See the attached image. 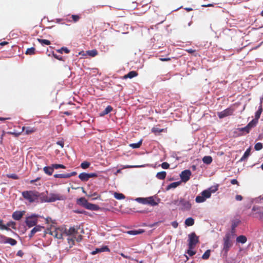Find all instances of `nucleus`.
<instances>
[{"mask_svg": "<svg viewBox=\"0 0 263 263\" xmlns=\"http://www.w3.org/2000/svg\"><path fill=\"white\" fill-rule=\"evenodd\" d=\"M22 196L30 203L39 202L40 201L41 202V199L43 198V194L32 191H24L22 192Z\"/></svg>", "mask_w": 263, "mask_h": 263, "instance_id": "f257e3e1", "label": "nucleus"}, {"mask_svg": "<svg viewBox=\"0 0 263 263\" xmlns=\"http://www.w3.org/2000/svg\"><path fill=\"white\" fill-rule=\"evenodd\" d=\"M66 196L64 195L56 193H50L48 196L43 195L41 202H53L57 200H65Z\"/></svg>", "mask_w": 263, "mask_h": 263, "instance_id": "f03ea898", "label": "nucleus"}, {"mask_svg": "<svg viewBox=\"0 0 263 263\" xmlns=\"http://www.w3.org/2000/svg\"><path fill=\"white\" fill-rule=\"evenodd\" d=\"M231 235L230 233H228L226 234L223 237V247L222 251L223 253V256H227L228 252L232 246V243L231 241Z\"/></svg>", "mask_w": 263, "mask_h": 263, "instance_id": "7ed1b4c3", "label": "nucleus"}, {"mask_svg": "<svg viewBox=\"0 0 263 263\" xmlns=\"http://www.w3.org/2000/svg\"><path fill=\"white\" fill-rule=\"evenodd\" d=\"M135 201L138 203H142L143 204H149L151 206H154L158 205V202H156L153 196H150L146 198L144 197H138L135 199Z\"/></svg>", "mask_w": 263, "mask_h": 263, "instance_id": "20e7f679", "label": "nucleus"}, {"mask_svg": "<svg viewBox=\"0 0 263 263\" xmlns=\"http://www.w3.org/2000/svg\"><path fill=\"white\" fill-rule=\"evenodd\" d=\"M189 248L194 249L196 245L199 242V238L195 232H192L189 235Z\"/></svg>", "mask_w": 263, "mask_h": 263, "instance_id": "39448f33", "label": "nucleus"}, {"mask_svg": "<svg viewBox=\"0 0 263 263\" xmlns=\"http://www.w3.org/2000/svg\"><path fill=\"white\" fill-rule=\"evenodd\" d=\"M39 217L38 215L32 214L31 216L26 217L25 222L26 225L29 227L31 228L34 226H36L37 222V218Z\"/></svg>", "mask_w": 263, "mask_h": 263, "instance_id": "423d86ee", "label": "nucleus"}, {"mask_svg": "<svg viewBox=\"0 0 263 263\" xmlns=\"http://www.w3.org/2000/svg\"><path fill=\"white\" fill-rule=\"evenodd\" d=\"M98 174L96 173H87L85 172L81 173L79 175V179L82 181H87L89 178L98 177Z\"/></svg>", "mask_w": 263, "mask_h": 263, "instance_id": "0eeeda50", "label": "nucleus"}, {"mask_svg": "<svg viewBox=\"0 0 263 263\" xmlns=\"http://www.w3.org/2000/svg\"><path fill=\"white\" fill-rule=\"evenodd\" d=\"M233 111V109L231 108H228L222 111L218 112L217 114L220 119H222L226 117L232 115Z\"/></svg>", "mask_w": 263, "mask_h": 263, "instance_id": "6e6552de", "label": "nucleus"}, {"mask_svg": "<svg viewBox=\"0 0 263 263\" xmlns=\"http://www.w3.org/2000/svg\"><path fill=\"white\" fill-rule=\"evenodd\" d=\"M255 122L256 121H251L247 124V126L244 127L239 128L238 130L240 132H245L247 134H248L251 128L256 125Z\"/></svg>", "mask_w": 263, "mask_h": 263, "instance_id": "1a4fd4ad", "label": "nucleus"}, {"mask_svg": "<svg viewBox=\"0 0 263 263\" xmlns=\"http://www.w3.org/2000/svg\"><path fill=\"white\" fill-rule=\"evenodd\" d=\"M191 175L192 173L189 170L182 171V182H186L190 179Z\"/></svg>", "mask_w": 263, "mask_h": 263, "instance_id": "9d476101", "label": "nucleus"}, {"mask_svg": "<svg viewBox=\"0 0 263 263\" xmlns=\"http://www.w3.org/2000/svg\"><path fill=\"white\" fill-rule=\"evenodd\" d=\"M110 252V249L107 246H103L101 248H97L91 252L92 255H96L99 253Z\"/></svg>", "mask_w": 263, "mask_h": 263, "instance_id": "9b49d317", "label": "nucleus"}, {"mask_svg": "<svg viewBox=\"0 0 263 263\" xmlns=\"http://www.w3.org/2000/svg\"><path fill=\"white\" fill-rule=\"evenodd\" d=\"M24 211H16L12 214V218L15 220H19L23 217Z\"/></svg>", "mask_w": 263, "mask_h": 263, "instance_id": "f8f14e48", "label": "nucleus"}, {"mask_svg": "<svg viewBox=\"0 0 263 263\" xmlns=\"http://www.w3.org/2000/svg\"><path fill=\"white\" fill-rule=\"evenodd\" d=\"M262 111V105L261 102L260 103V105L259 106L258 110L255 112V119H253L252 121H256L255 124H257L258 123V120L259 119L260 117V115Z\"/></svg>", "mask_w": 263, "mask_h": 263, "instance_id": "ddd939ff", "label": "nucleus"}, {"mask_svg": "<svg viewBox=\"0 0 263 263\" xmlns=\"http://www.w3.org/2000/svg\"><path fill=\"white\" fill-rule=\"evenodd\" d=\"M86 209L91 211H97L100 209V208L97 204L88 202L86 205Z\"/></svg>", "mask_w": 263, "mask_h": 263, "instance_id": "4468645a", "label": "nucleus"}, {"mask_svg": "<svg viewBox=\"0 0 263 263\" xmlns=\"http://www.w3.org/2000/svg\"><path fill=\"white\" fill-rule=\"evenodd\" d=\"M88 202L85 197H81L77 199V203L86 208Z\"/></svg>", "mask_w": 263, "mask_h": 263, "instance_id": "2eb2a0df", "label": "nucleus"}, {"mask_svg": "<svg viewBox=\"0 0 263 263\" xmlns=\"http://www.w3.org/2000/svg\"><path fill=\"white\" fill-rule=\"evenodd\" d=\"M180 184H181V180L177 181V182H172L167 186L166 190L167 191H168L172 189H175L176 187H177L178 185H179Z\"/></svg>", "mask_w": 263, "mask_h": 263, "instance_id": "dca6fc26", "label": "nucleus"}, {"mask_svg": "<svg viewBox=\"0 0 263 263\" xmlns=\"http://www.w3.org/2000/svg\"><path fill=\"white\" fill-rule=\"evenodd\" d=\"M144 232V230L143 229H138V230H133L128 231L127 232L128 234L132 235H136L138 234H140Z\"/></svg>", "mask_w": 263, "mask_h": 263, "instance_id": "f3484780", "label": "nucleus"}, {"mask_svg": "<svg viewBox=\"0 0 263 263\" xmlns=\"http://www.w3.org/2000/svg\"><path fill=\"white\" fill-rule=\"evenodd\" d=\"M43 170L45 174L49 176L53 174L54 171L53 168L52 167V165L49 166H45L43 168Z\"/></svg>", "mask_w": 263, "mask_h": 263, "instance_id": "a211bd4d", "label": "nucleus"}, {"mask_svg": "<svg viewBox=\"0 0 263 263\" xmlns=\"http://www.w3.org/2000/svg\"><path fill=\"white\" fill-rule=\"evenodd\" d=\"M112 107L110 105H108L105 108V109L103 111H101L100 113V116L101 117L104 116L110 112L112 110Z\"/></svg>", "mask_w": 263, "mask_h": 263, "instance_id": "6ab92c4d", "label": "nucleus"}, {"mask_svg": "<svg viewBox=\"0 0 263 263\" xmlns=\"http://www.w3.org/2000/svg\"><path fill=\"white\" fill-rule=\"evenodd\" d=\"M137 75H138V73L136 71H130L127 74L125 75L124 76V78L125 79H127V78L132 79V78L136 77Z\"/></svg>", "mask_w": 263, "mask_h": 263, "instance_id": "aec40b11", "label": "nucleus"}, {"mask_svg": "<svg viewBox=\"0 0 263 263\" xmlns=\"http://www.w3.org/2000/svg\"><path fill=\"white\" fill-rule=\"evenodd\" d=\"M77 233L78 230L74 227H70L66 232L67 235H73Z\"/></svg>", "mask_w": 263, "mask_h": 263, "instance_id": "412c9836", "label": "nucleus"}, {"mask_svg": "<svg viewBox=\"0 0 263 263\" xmlns=\"http://www.w3.org/2000/svg\"><path fill=\"white\" fill-rule=\"evenodd\" d=\"M49 234H51V235L54 236L55 237H56L57 238H58L59 239H61L63 238V235H62V234L59 233L57 232V230H55L53 231H50L49 232Z\"/></svg>", "mask_w": 263, "mask_h": 263, "instance_id": "4be33fe9", "label": "nucleus"}, {"mask_svg": "<svg viewBox=\"0 0 263 263\" xmlns=\"http://www.w3.org/2000/svg\"><path fill=\"white\" fill-rule=\"evenodd\" d=\"M166 173L165 171H162L157 173L156 177L160 180H163L165 178Z\"/></svg>", "mask_w": 263, "mask_h": 263, "instance_id": "5701e85b", "label": "nucleus"}, {"mask_svg": "<svg viewBox=\"0 0 263 263\" xmlns=\"http://www.w3.org/2000/svg\"><path fill=\"white\" fill-rule=\"evenodd\" d=\"M247 240V238L245 235H240L236 238V241L239 243H245Z\"/></svg>", "mask_w": 263, "mask_h": 263, "instance_id": "b1692460", "label": "nucleus"}, {"mask_svg": "<svg viewBox=\"0 0 263 263\" xmlns=\"http://www.w3.org/2000/svg\"><path fill=\"white\" fill-rule=\"evenodd\" d=\"M251 149L250 148H248L246 151L245 152L241 158L240 161H245L247 158L249 157V156L250 154Z\"/></svg>", "mask_w": 263, "mask_h": 263, "instance_id": "393cba45", "label": "nucleus"}, {"mask_svg": "<svg viewBox=\"0 0 263 263\" xmlns=\"http://www.w3.org/2000/svg\"><path fill=\"white\" fill-rule=\"evenodd\" d=\"M184 223L186 226H192L194 224V219L192 217L187 218L185 220Z\"/></svg>", "mask_w": 263, "mask_h": 263, "instance_id": "a878e982", "label": "nucleus"}, {"mask_svg": "<svg viewBox=\"0 0 263 263\" xmlns=\"http://www.w3.org/2000/svg\"><path fill=\"white\" fill-rule=\"evenodd\" d=\"M44 229V227L41 226L40 225H36L35 227L31 230V231L34 234L36 233L37 232L41 231L42 230Z\"/></svg>", "mask_w": 263, "mask_h": 263, "instance_id": "bb28decb", "label": "nucleus"}, {"mask_svg": "<svg viewBox=\"0 0 263 263\" xmlns=\"http://www.w3.org/2000/svg\"><path fill=\"white\" fill-rule=\"evenodd\" d=\"M212 160L213 159L212 157L210 156H204L202 159L203 163L206 164H210L211 163Z\"/></svg>", "mask_w": 263, "mask_h": 263, "instance_id": "cd10ccee", "label": "nucleus"}, {"mask_svg": "<svg viewBox=\"0 0 263 263\" xmlns=\"http://www.w3.org/2000/svg\"><path fill=\"white\" fill-rule=\"evenodd\" d=\"M142 143V139H141L137 143H131L129 144V146L133 148H138L140 147Z\"/></svg>", "mask_w": 263, "mask_h": 263, "instance_id": "c85d7f7f", "label": "nucleus"}, {"mask_svg": "<svg viewBox=\"0 0 263 263\" xmlns=\"http://www.w3.org/2000/svg\"><path fill=\"white\" fill-rule=\"evenodd\" d=\"M6 243H9L11 246H15L17 243V241L14 239L7 237V239Z\"/></svg>", "mask_w": 263, "mask_h": 263, "instance_id": "c756f323", "label": "nucleus"}, {"mask_svg": "<svg viewBox=\"0 0 263 263\" xmlns=\"http://www.w3.org/2000/svg\"><path fill=\"white\" fill-rule=\"evenodd\" d=\"M114 197L118 200L123 199L125 198V196L120 193L115 192L114 194Z\"/></svg>", "mask_w": 263, "mask_h": 263, "instance_id": "7c9ffc66", "label": "nucleus"}, {"mask_svg": "<svg viewBox=\"0 0 263 263\" xmlns=\"http://www.w3.org/2000/svg\"><path fill=\"white\" fill-rule=\"evenodd\" d=\"M201 195H202L204 197L205 200L207 198H210L211 196L210 192L208 190H204L203 191H202L201 193Z\"/></svg>", "mask_w": 263, "mask_h": 263, "instance_id": "2f4dec72", "label": "nucleus"}, {"mask_svg": "<svg viewBox=\"0 0 263 263\" xmlns=\"http://www.w3.org/2000/svg\"><path fill=\"white\" fill-rule=\"evenodd\" d=\"M68 173L66 174H57L54 175V177L56 178H68Z\"/></svg>", "mask_w": 263, "mask_h": 263, "instance_id": "473e14b6", "label": "nucleus"}, {"mask_svg": "<svg viewBox=\"0 0 263 263\" xmlns=\"http://www.w3.org/2000/svg\"><path fill=\"white\" fill-rule=\"evenodd\" d=\"M87 54L91 57H94L98 54V51L96 49L90 50L87 51Z\"/></svg>", "mask_w": 263, "mask_h": 263, "instance_id": "72a5a7b5", "label": "nucleus"}, {"mask_svg": "<svg viewBox=\"0 0 263 263\" xmlns=\"http://www.w3.org/2000/svg\"><path fill=\"white\" fill-rule=\"evenodd\" d=\"M239 223V221H233L232 224V231H231V233H232V234H234L235 232V228L236 227H237V226L238 225Z\"/></svg>", "mask_w": 263, "mask_h": 263, "instance_id": "f704fd0d", "label": "nucleus"}, {"mask_svg": "<svg viewBox=\"0 0 263 263\" xmlns=\"http://www.w3.org/2000/svg\"><path fill=\"white\" fill-rule=\"evenodd\" d=\"M37 41L42 45H49L50 44V41L48 40L37 39Z\"/></svg>", "mask_w": 263, "mask_h": 263, "instance_id": "c9c22d12", "label": "nucleus"}, {"mask_svg": "<svg viewBox=\"0 0 263 263\" xmlns=\"http://www.w3.org/2000/svg\"><path fill=\"white\" fill-rule=\"evenodd\" d=\"M196 202L197 203H201L205 201V199L204 197L202 195H199L197 196L195 199Z\"/></svg>", "mask_w": 263, "mask_h": 263, "instance_id": "e433bc0d", "label": "nucleus"}, {"mask_svg": "<svg viewBox=\"0 0 263 263\" xmlns=\"http://www.w3.org/2000/svg\"><path fill=\"white\" fill-rule=\"evenodd\" d=\"M211 251L210 250H206L202 256L203 259H208L210 256Z\"/></svg>", "mask_w": 263, "mask_h": 263, "instance_id": "4c0bfd02", "label": "nucleus"}, {"mask_svg": "<svg viewBox=\"0 0 263 263\" xmlns=\"http://www.w3.org/2000/svg\"><path fill=\"white\" fill-rule=\"evenodd\" d=\"M52 167L54 169H59V168H65L66 166L63 164H52Z\"/></svg>", "mask_w": 263, "mask_h": 263, "instance_id": "58836bf2", "label": "nucleus"}, {"mask_svg": "<svg viewBox=\"0 0 263 263\" xmlns=\"http://www.w3.org/2000/svg\"><path fill=\"white\" fill-rule=\"evenodd\" d=\"M35 48L34 47L29 48L26 51L25 53L28 55H32L35 52Z\"/></svg>", "mask_w": 263, "mask_h": 263, "instance_id": "ea45409f", "label": "nucleus"}, {"mask_svg": "<svg viewBox=\"0 0 263 263\" xmlns=\"http://www.w3.org/2000/svg\"><path fill=\"white\" fill-rule=\"evenodd\" d=\"M90 162H87V161H84L82 163H81V167L83 168V169H86L88 167H89V166H90Z\"/></svg>", "mask_w": 263, "mask_h": 263, "instance_id": "a19ab883", "label": "nucleus"}, {"mask_svg": "<svg viewBox=\"0 0 263 263\" xmlns=\"http://www.w3.org/2000/svg\"><path fill=\"white\" fill-rule=\"evenodd\" d=\"M63 51L66 53H69L70 50L67 47H63L57 50V52L61 53H62Z\"/></svg>", "mask_w": 263, "mask_h": 263, "instance_id": "79ce46f5", "label": "nucleus"}, {"mask_svg": "<svg viewBox=\"0 0 263 263\" xmlns=\"http://www.w3.org/2000/svg\"><path fill=\"white\" fill-rule=\"evenodd\" d=\"M73 212L74 213H76V214H83L85 215H88V212L85 211V210H74L73 211Z\"/></svg>", "mask_w": 263, "mask_h": 263, "instance_id": "37998d69", "label": "nucleus"}, {"mask_svg": "<svg viewBox=\"0 0 263 263\" xmlns=\"http://www.w3.org/2000/svg\"><path fill=\"white\" fill-rule=\"evenodd\" d=\"M182 208L189 210L191 208V204L189 202L186 201L182 204Z\"/></svg>", "mask_w": 263, "mask_h": 263, "instance_id": "c03bdc74", "label": "nucleus"}, {"mask_svg": "<svg viewBox=\"0 0 263 263\" xmlns=\"http://www.w3.org/2000/svg\"><path fill=\"white\" fill-rule=\"evenodd\" d=\"M263 147L262 144L260 142H258L255 144L254 148L256 151H260Z\"/></svg>", "mask_w": 263, "mask_h": 263, "instance_id": "a18cd8bd", "label": "nucleus"}, {"mask_svg": "<svg viewBox=\"0 0 263 263\" xmlns=\"http://www.w3.org/2000/svg\"><path fill=\"white\" fill-rule=\"evenodd\" d=\"M7 224L8 228L11 227L12 229H16V228H15L16 223L15 222H14L13 221H10L7 222Z\"/></svg>", "mask_w": 263, "mask_h": 263, "instance_id": "49530a36", "label": "nucleus"}, {"mask_svg": "<svg viewBox=\"0 0 263 263\" xmlns=\"http://www.w3.org/2000/svg\"><path fill=\"white\" fill-rule=\"evenodd\" d=\"M7 237L0 234V243H6Z\"/></svg>", "mask_w": 263, "mask_h": 263, "instance_id": "de8ad7c7", "label": "nucleus"}, {"mask_svg": "<svg viewBox=\"0 0 263 263\" xmlns=\"http://www.w3.org/2000/svg\"><path fill=\"white\" fill-rule=\"evenodd\" d=\"M163 129H160L158 127H153L152 129V132L154 133H160L163 131Z\"/></svg>", "mask_w": 263, "mask_h": 263, "instance_id": "09e8293b", "label": "nucleus"}, {"mask_svg": "<svg viewBox=\"0 0 263 263\" xmlns=\"http://www.w3.org/2000/svg\"><path fill=\"white\" fill-rule=\"evenodd\" d=\"M208 190L210 192L211 194L212 193H215L218 190V186H212L210 187Z\"/></svg>", "mask_w": 263, "mask_h": 263, "instance_id": "8fccbe9b", "label": "nucleus"}, {"mask_svg": "<svg viewBox=\"0 0 263 263\" xmlns=\"http://www.w3.org/2000/svg\"><path fill=\"white\" fill-rule=\"evenodd\" d=\"M7 177L9 178H11V179H18V176L15 174H8L7 175Z\"/></svg>", "mask_w": 263, "mask_h": 263, "instance_id": "3c124183", "label": "nucleus"}, {"mask_svg": "<svg viewBox=\"0 0 263 263\" xmlns=\"http://www.w3.org/2000/svg\"><path fill=\"white\" fill-rule=\"evenodd\" d=\"M161 166L163 169H167L169 168L170 164L167 162H164L161 163Z\"/></svg>", "mask_w": 263, "mask_h": 263, "instance_id": "603ef678", "label": "nucleus"}, {"mask_svg": "<svg viewBox=\"0 0 263 263\" xmlns=\"http://www.w3.org/2000/svg\"><path fill=\"white\" fill-rule=\"evenodd\" d=\"M193 249H189L187 250L186 253L190 256H192L196 254V252L192 250Z\"/></svg>", "mask_w": 263, "mask_h": 263, "instance_id": "864d4df0", "label": "nucleus"}, {"mask_svg": "<svg viewBox=\"0 0 263 263\" xmlns=\"http://www.w3.org/2000/svg\"><path fill=\"white\" fill-rule=\"evenodd\" d=\"M34 132V129L33 128H32L31 127H26V134H29Z\"/></svg>", "mask_w": 263, "mask_h": 263, "instance_id": "5fc2aeb1", "label": "nucleus"}, {"mask_svg": "<svg viewBox=\"0 0 263 263\" xmlns=\"http://www.w3.org/2000/svg\"><path fill=\"white\" fill-rule=\"evenodd\" d=\"M52 55L53 56V57L54 58H55L56 59H58L60 61H63V58L62 56H60V55H57V54L54 53V52H53L52 53Z\"/></svg>", "mask_w": 263, "mask_h": 263, "instance_id": "6e6d98bb", "label": "nucleus"}, {"mask_svg": "<svg viewBox=\"0 0 263 263\" xmlns=\"http://www.w3.org/2000/svg\"><path fill=\"white\" fill-rule=\"evenodd\" d=\"M71 17L74 22H77L80 19V16L78 15H72Z\"/></svg>", "mask_w": 263, "mask_h": 263, "instance_id": "4d7b16f0", "label": "nucleus"}, {"mask_svg": "<svg viewBox=\"0 0 263 263\" xmlns=\"http://www.w3.org/2000/svg\"><path fill=\"white\" fill-rule=\"evenodd\" d=\"M46 221L47 223H49L50 222H51L52 223L55 224L56 223L55 220H52L51 217H48L46 219Z\"/></svg>", "mask_w": 263, "mask_h": 263, "instance_id": "13d9d810", "label": "nucleus"}, {"mask_svg": "<svg viewBox=\"0 0 263 263\" xmlns=\"http://www.w3.org/2000/svg\"><path fill=\"white\" fill-rule=\"evenodd\" d=\"M0 227L3 230H6L7 231H11V229L7 227V224H0Z\"/></svg>", "mask_w": 263, "mask_h": 263, "instance_id": "bf43d9fd", "label": "nucleus"}, {"mask_svg": "<svg viewBox=\"0 0 263 263\" xmlns=\"http://www.w3.org/2000/svg\"><path fill=\"white\" fill-rule=\"evenodd\" d=\"M231 183L232 184H237V185H239V182L235 179H232L231 180Z\"/></svg>", "mask_w": 263, "mask_h": 263, "instance_id": "052dcab7", "label": "nucleus"}, {"mask_svg": "<svg viewBox=\"0 0 263 263\" xmlns=\"http://www.w3.org/2000/svg\"><path fill=\"white\" fill-rule=\"evenodd\" d=\"M235 199L237 201H241L243 199V197L241 195H237L236 196H235Z\"/></svg>", "mask_w": 263, "mask_h": 263, "instance_id": "680f3d73", "label": "nucleus"}, {"mask_svg": "<svg viewBox=\"0 0 263 263\" xmlns=\"http://www.w3.org/2000/svg\"><path fill=\"white\" fill-rule=\"evenodd\" d=\"M171 225L172 226V227L173 228H176L178 226V223L177 221H174L172 222Z\"/></svg>", "mask_w": 263, "mask_h": 263, "instance_id": "e2e57ef3", "label": "nucleus"}, {"mask_svg": "<svg viewBox=\"0 0 263 263\" xmlns=\"http://www.w3.org/2000/svg\"><path fill=\"white\" fill-rule=\"evenodd\" d=\"M24 255V253L22 250H19L16 253V255L20 257H22Z\"/></svg>", "mask_w": 263, "mask_h": 263, "instance_id": "0e129e2a", "label": "nucleus"}, {"mask_svg": "<svg viewBox=\"0 0 263 263\" xmlns=\"http://www.w3.org/2000/svg\"><path fill=\"white\" fill-rule=\"evenodd\" d=\"M76 175H77V172H71L70 173H68V175H69L68 176V178H70L71 176H75Z\"/></svg>", "mask_w": 263, "mask_h": 263, "instance_id": "69168bd1", "label": "nucleus"}, {"mask_svg": "<svg viewBox=\"0 0 263 263\" xmlns=\"http://www.w3.org/2000/svg\"><path fill=\"white\" fill-rule=\"evenodd\" d=\"M98 7L99 6L93 7L91 8L90 9H88V11H89V12H93L96 11V8H98Z\"/></svg>", "mask_w": 263, "mask_h": 263, "instance_id": "338daca9", "label": "nucleus"}, {"mask_svg": "<svg viewBox=\"0 0 263 263\" xmlns=\"http://www.w3.org/2000/svg\"><path fill=\"white\" fill-rule=\"evenodd\" d=\"M120 255L121 256H122L123 257H124V258H126V259H129L130 258V256H129L126 255L125 254H124L123 253H120Z\"/></svg>", "mask_w": 263, "mask_h": 263, "instance_id": "774afa93", "label": "nucleus"}]
</instances>
